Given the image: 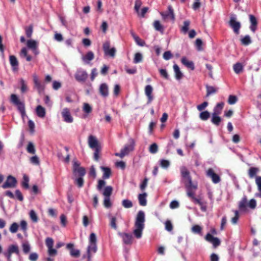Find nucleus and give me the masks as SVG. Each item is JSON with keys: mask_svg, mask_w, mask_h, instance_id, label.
I'll return each instance as SVG.
<instances>
[{"mask_svg": "<svg viewBox=\"0 0 261 261\" xmlns=\"http://www.w3.org/2000/svg\"><path fill=\"white\" fill-rule=\"evenodd\" d=\"M145 216L142 211L138 212L135 218L133 234L137 239L142 237L143 231L145 228Z\"/></svg>", "mask_w": 261, "mask_h": 261, "instance_id": "obj_1", "label": "nucleus"}, {"mask_svg": "<svg viewBox=\"0 0 261 261\" xmlns=\"http://www.w3.org/2000/svg\"><path fill=\"white\" fill-rule=\"evenodd\" d=\"M96 237L95 233H91L89 237V245L87 248V257L89 260H91L92 253L97 251Z\"/></svg>", "mask_w": 261, "mask_h": 261, "instance_id": "obj_2", "label": "nucleus"}, {"mask_svg": "<svg viewBox=\"0 0 261 261\" xmlns=\"http://www.w3.org/2000/svg\"><path fill=\"white\" fill-rule=\"evenodd\" d=\"M54 240L51 238H47L45 240V244L47 247V254L49 257L46 258V261H54V257L57 254V250L53 248Z\"/></svg>", "mask_w": 261, "mask_h": 261, "instance_id": "obj_3", "label": "nucleus"}, {"mask_svg": "<svg viewBox=\"0 0 261 261\" xmlns=\"http://www.w3.org/2000/svg\"><path fill=\"white\" fill-rule=\"evenodd\" d=\"M11 101L16 105L18 110L21 115L22 118L24 120L25 117H27L25 114L24 104L19 99L18 96L14 94L11 95Z\"/></svg>", "mask_w": 261, "mask_h": 261, "instance_id": "obj_4", "label": "nucleus"}, {"mask_svg": "<svg viewBox=\"0 0 261 261\" xmlns=\"http://www.w3.org/2000/svg\"><path fill=\"white\" fill-rule=\"evenodd\" d=\"M180 172L182 177L184 178L185 186L186 187L196 188V185L192 183V179L190 176V172L185 167H182L180 168Z\"/></svg>", "mask_w": 261, "mask_h": 261, "instance_id": "obj_5", "label": "nucleus"}, {"mask_svg": "<svg viewBox=\"0 0 261 261\" xmlns=\"http://www.w3.org/2000/svg\"><path fill=\"white\" fill-rule=\"evenodd\" d=\"M229 25L233 29V32L237 35L240 33L241 23L237 20V17L234 14L230 15V20L228 22Z\"/></svg>", "mask_w": 261, "mask_h": 261, "instance_id": "obj_6", "label": "nucleus"}, {"mask_svg": "<svg viewBox=\"0 0 261 261\" xmlns=\"http://www.w3.org/2000/svg\"><path fill=\"white\" fill-rule=\"evenodd\" d=\"M15 253L17 255H19L20 252L18 246L16 244H12L8 246L7 252L4 254L7 257L8 261H11L12 254Z\"/></svg>", "mask_w": 261, "mask_h": 261, "instance_id": "obj_7", "label": "nucleus"}, {"mask_svg": "<svg viewBox=\"0 0 261 261\" xmlns=\"http://www.w3.org/2000/svg\"><path fill=\"white\" fill-rule=\"evenodd\" d=\"M88 74L86 70L82 68H78L75 73V80L79 82H85L88 78Z\"/></svg>", "mask_w": 261, "mask_h": 261, "instance_id": "obj_8", "label": "nucleus"}, {"mask_svg": "<svg viewBox=\"0 0 261 261\" xmlns=\"http://www.w3.org/2000/svg\"><path fill=\"white\" fill-rule=\"evenodd\" d=\"M16 179L14 177L9 175L7 177V180L2 186V187L4 189L13 188H15L16 186Z\"/></svg>", "mask_w": 261, "mask_h": 261, "instance_id": "obj_9", "label": "nucleus"}, {"mask_svg": "<svg viewBox=\"0 0 261 261\" xmlns=\"http://www.w3.org/2000/svg\"><path fill=\"white\" fill-rule=\"evenodd\" d=\"M33 79L34 88L37 89L39 93L43 92L45 89V85L41 83L36 74H33Z\"/></svg>", "mask_w": 261, "mask_h": 261, "instance_id": "obj_10", "label": "nucleus"}, {"mask_svg": "<svg viewBox=\"0 0 261 261\" xmlns=\"http://www.w3.org/2000/svg\"><path fill=\"white\" fill-rule=\"evenodd\" d=\"M61 115L65 122L72 123L73 121V118L70 114L69 109L64 108L62 111Z\"/></svg>", "mask_w": 261, "mask_h": 261, "instance_id": "obj_11", "label": "nucleus"}, {"mask_svg": "<svg viewBox=\"0 0 261 261\" xmlns=\"http://www.w3.org/2000/svg\"><path fill=\"white\" fill-rule=\"evenodd\" d=\"M27 46L29 49L32 50L35 55H36L39 54L37 49L38 43L36 40L33 39L28 40L27 41Z\"/></svg>", "mask_w": 261, "mask_h": 261, "instance_id": "obj_12", "label": "nucleus"}, {"mask_svg": "<svg viewBox=\"0 0 261 261\" xmlns=\"http://www.w3.org/2000/svg\"><path fill=\"white\" fill-rule=\"evenodd\" d=\"M168 12H161L160 14L162 15L163 18L164 20L170 19L172 20H174L175 19V15L174 14V11L172 9L171 6L169 5L168 7Z\"/></svg>", "mask_w": 261, "mask_h": 261, "instance_id": "obj_13", "label": "nucleus"}, {"mask_svg": "<svg viewBox=\"0 0 261 261\" xmlns=\"http://www.w3.org/2000/svg\"><path fill=\"white\" fill-rule=\"evenodd\" d=\"M134 149L133 145H126L123 149L121 150L120 153H116L115 155L121 158H123L124 156L127 155L130 151Z\"/></svg>", "mask_w": 261, "mask_h": 261, "instance_id": "obj_14", "label": "nucleus"}, {"mask_svg": "<svg viewBox=\"0 0 261 261\" xmlns=\"http://www.w3.org/2000/svg\"><path fill=\"white\" fill-rule=\"evenodd\" d=\"M206 175L210 177L212 181L215 184H217L220 181V176L215 173L214 171L212 169H208L206 171Z\"/></svg>", "mask_w": 261, "mask_h": 261, "instance_id": "obj_15", "label": "nucleus"}, {"mask_svg": "<svg viewBox=\"0 0 261 261\" xmlns=\"http://www.w3.org/2000/svg\"><path fill=\"white\" fill-rule=\"evenodd\" d=\"M88 143L89 147L93 149L99 148L98 140L95 137L92 135L89 136Z\"/></svg>", "mask_w": 261, "mask_h": 261, "instance_id": "obj_16", "label": "nucleus"}, {"mask_svg": "<svg viewBox=\"0 0 261 261\" xmlns=\"http://www.w3.org/2000/svg\"><path fill=\"white\" fill-rule=\"evenodd\" d=\"M153 88L151 85H147L145 87V94L147 97V103H150L153 99V96L152 95Z\"/></svg>", "mask_w": 261, "mask_h": 261, "instance_id": "obj_17", "label": "nucleus"}, {"mask_svg": "<svg viewBox=\"0 0 261 261\" xmlns=\"http://www.w3.org/2000/svg\"><path fill=\"white\" fill-rule=\"evenodd\" d=\"M205 239L207 241L213 244L215 247L218 246L220 244L219 239L213 237L211 234L208 233L205 236Z\"/></svg>", "mask_w": 261, "mask_h": 261, "instance_id": "obj_18", "label": "nucleus"}, {"mask_svg": "<svg viewBox=\"0 0 261 261\" xmlns=\"http://www.w3.org/2000/svg\"><path fill=\"white\" fill-rule=\"evenodd\" d=\"M119 234L122 238L124 243L130 244L132 243L133 237L132 234L126 233H119Z\"/></svg>", "mask_w": 261, "mask_h": 261, "instance_id": "obj_19", "label": "nucleus"}, {"mask_svg": "<svg viewBox=\"0 0 261 261\" xmlns=\"http://www.w3.org/2000/svg\"><path fill=\"white\" fill-rule=\"evenodd\" d=\"M99 92L103 97L108 96L109 94L108 86L106 83H103L99 87Z\"/></svg>", "mask_w": 261, "mask_h": 261, "instance_id": "obj_20", "label": "nucleus"}, {"mask_svg": "<svg viewBox=\"0 0 261 261\" xmlns=\"http://www.w3.org/2000/svg\"><path fill=\"white\" fill-rule=\"evenodd\" d=\"M67 248L70 250V255L72 256L77 257L80 255V251L79 250L75 249L73 248V245L72 244H68Z\"/></svg>", "mask_w": 261, "mask_h": 261, "instance_id": "obj_21", "label": "nucleus"}, {"mask_svg": "<svg viewBox=\"0 0 261 261\" xmlns=\"http://www.w3.org/2000/svg\"><path fill=\"white\" fill-rule=\"evenodd\" d=\"M94 55L93 52L89 51L85 56H83L82 59L84 62L86 64H88L94 59Z\"/></svg>", "mask_w": 261, "mask_h": 261, "instance_id": "obj_22", "label": "nucleus"}, {"mask_svg": "<svg viewBox=\"0 0 261 261\" xmlns=\"http://www.w3.org/2000/svg\"><path fill=\"white\" fill-rule=\"evenodd\" d=\"M255 184L258 192L255 193V196L261 198V176H257L255 177Z\"/></svg>", "mask_w": 261, "mask_h": 261, "instance_id": "obj_23", "label": "nucleus"}, {"mask_svg": "<svg viewBox=\"0 0 261 261\" xmlns=\"http://www.w3.org/2000/svg\"><path fill=\"white\" fill-rule=\"evenodd\" d=\"M181 62L187 67L190 68L192 70L194 69V65L192 61H189L185 57H184L181 59Z\"/></svg>", "mask_w": 261, "mask_h": 261, "instance_id": "obj_24", "label": "nucleus"}, {"mask_svg": "<svg viewBox=\"0 0 261 261\" xmlns=\"http://www.w3.org/2000/svg\"><path fill=\"white\" fill-rule=\"evenodd\" d=\"M9 60L10 63L12 67L13 70H17L18 66V62L16 57L14 55H11L9 57Z\"/></svg>", "mask_w": 261, "mask_h": 261, "instance_id": "obj_25", "label": "nucleus"}, {"mask_svg": "<svg viewBox=\"0 0 261 261\" xmlns=\"http://www.w3.org/2000/svg\"><path fill=\"white\" fill-rule=\"evenodd\" d=\"M173 70L175 73V76L176 79L177 80H180L183 76V74L180 71L178 66L176 64H174L173 65Z\"/></svg>", "mask_w": 261, "mask_h": 261, "instance_id": "obj_26", "label": "nucleus"}, {"mask_svg": "<svg viewBox=\"0 0 261 261\" xmlns=\"http://www.w3.org/2000/svg\"><path fill=\"white\" fill-rule=\"evenodd\" d=\"M259 172V169L257 167H251L248 170V175L250 178H255L256 175Z\"/></svg>", "mask_w": 261, "mask_h": 261, "instance_id": "obj_27", "label": "nucleus"}, {"mask_svg": "<svg viewBox=\"0 0 261 261\" xmlns=\"http://www.w3.org/2000/svg\"><path fill=\"white\" fill-rule=\"evenodd\" d=\"M224 105V102L217 103V105L214 108L212 114L219 115L221 113Z\"/></svg>", "mask_w": 261, "mask_h": 261, "instance_id": "obj_28", "label": "nucleus"}, {"mask_svg": "<svg viewBox=\"0 0 261 261\" xmlns=\"http://www.w3.org/2000/svg\"><path fill=\"white\" fill-rule=\"evenodd\" d=\"M36 112L37 115L40 118H43L45 115V110L40 105L36 107Z\"/></svg>", "mask_w": 261, "mask_h": 261, "instance_id": "obj_29", "label": "nucleus"}, {"mask_svg": "<svg viewBox=\"0 0 261 261\" xmlns=\"http://www.w3.org/2000/svg\"><path fill=\"white\" fill-rule=\"evenodd\" d=\"M147 194L146 193H144L143 194H140L138 195V199L139 204L142 206H145L147 204Z\"/></svg>", "mask_w": 261, "mask_h": 261, "instance_id": "obj_30", "label": "nucleus"}, {"mask_svg": "<svg viewBox=\"0 0 261 261\" xmlns=\"http://www.w3.org/2000/svg\"><path fill=\"white\" fill-rule=\"evenodd\" d=\"M21 247L24 254H28L31 250V246L28 241H24L22 243Z\"/></svg>", "mask_w": 261, "mask_h": 261, "instance_id": "obj_31", "label": "nucleus"}, {"mask_svg": "<svg viewBox=\"0 0 261 261\" xmlns=\"http://www.w3.org/2000/svg\"><path fill=\"white\" fill-rule=\"evenodd\" d=\"M101 169L103 171V178L105 179L109 178L111 175V169L108 167H101Z\"/></svg>", "mask_w": 261, "mask_h": 261, "instance_id": "obj_32", "label": "nucleus"}, {"mask_svg": "<svg viewBox=\"0 0 261 261\" xmlns=\"http://www.w3.org/2000/svg\"><path fill=\"white\" fill-rule=\"evenodd\" d=\"M211 121L214 124L219 125L221 121V118L219 115L212 114Z\"/></svg>", "mask_w": 261, "mask_h": 261, "instance_id": "obj_33", "label": "nucleus"}, {"mask_svg": "<svg viewBox=\"0 0 261 261\" xmlns=\"http://www.w3.org/2000/svg\"><path fill=\"white\" fill-rule=\"evenodd\" d=\"M112 187L111 186H107L104 189L102 194L105 197H110L112 193Z\"/></svg>", "mask_w": 261, "mask_h": 261, "instance_id": "obj_34", "label": "nucleus"}, {"mask_svg": "<svg viewBox=\"0 0 261 261\" xmlns=\"http://www.w3.org/2000/svg\"><path fill=\"white\" fill-rule=\"evenodd\" d=\"M29 216H30L31 219L32 220V221L33 222L36 223V222H38V216L37 215L36 213L35 212V211H34L33 210H31L29 213Z\"/></svg>", "mask_w": 261, "mask_h": 261, "instance_id": "obj_35", "label": "nucleus"}, {"mask_svg": "<svg viewBox=\"0 0 261 261\" xmlns=\"http://www.w3.org/2000/svg\"><path fill=\"white\" fill-rule=\"evenodd\" d=\"M210 117V114L207 111L202 112L201 113H200L199 115V118H200V119L204 121L207 120Z\"/></svg>", "mask_w": 261, "mask_h": 261, "instance_id": "obj_36", "label": "nucleus"}, {"mask_svg": "<svg viewBox=\"0 0 261 261\" xmlns=\"http://www.w3.org/2000/svg\"><path fill=\"white\" fill-rule=\"evenodd\" d=\"M233 70L236 73H240L243 70V65L240 63H237L233 65Z\"/></svg>", "mask_w": 261, "mask_h": 261, "instance_id": "obj_37", "label": "nucleus"}, {"mask_svg": "<svg viewBox=\"0 0 261 261\" xmlns=\"http://www.w3.org/2000/svg\"><path fill=\"white\" fill-rule=\"evenodd\" d=\"M75 174H77L79 176H83L85 174V170L84 168L79 167L77 168H75L73 170Z\"/></svg>", "mask_w": 261, "mask_h": 261, "instance_id": "obj_38", "label": "nucleus"}, {"mask_svg": "<svg viewBox=\"0 0 261 261\" xmlns=\"http://www.w3.org/2000/svg\"><path fill=\"white\" fill-rule=\"evenodd\" d=\"M122 205L124 207L129 208L133 206V203L128 199H124L122 201Z\"/></svg>", "mask_w": 261, "mask_h": 261, "instance_id": "obj_39", "label": "nucleus"}, {"mask_svg": "<svg viewBox=\"0 0 261 261\" xmlns=\"http://www.w3.org/2000/svg\"><path fill=\"white\" fill-rule=\"evenodd\" d=\"M27 151L32 154H35V146L33 143L32 142H29L28 145L27 146Z\"/></svg>", "mask_w": 261, "mask_h": 261, "instance_id": "obj_40", "label": "nucleus"}, {"mask_svg": "<svg viewBox=\"0 0 261 261\" xmlns=\"http://www.w3.org/2000/svg\"><path fill=\"white\" fill-rule=\"evenodd\" d=\"M20 84L21 85L20 89L21 92L25 93V92H27L28 91V87L25 81L23 79H21L20 80Z\"/></svg>", "mask_w": 261, "mask_h": 261, "instance_id": "obj_41", "label": "nucleus"}, {"mask_svg": "<svg viewBox=\"0 0 261 261\" xmlns=\"http://www.w3.org/2000/svg\"><path fill=\"white\" fill-rule=\"evenodd\" d=\"M241 41L242 43L245 45H248L251 42L250 37L248 35L245 36L241 39Z\"/></svg>", "mask_w": 261, "mask_h": 261, "instance_id": "obj_42", "label": "nucleus"}, {"mask_svg": "<svg viewBox=\"0 0 261 261\" xmlns=\"http://www.w3.org/2000/svg\"><path fill=\"white\" fill-rule=\"evenodd\" d=\"M190 24V21L189 20H186L184 22V25L181 28V31L185 34L188 32Z\"/></svg>", "mask_w": 261, "mask_h": 261, "instance_id": "obj_43", "label": "nucleus"}, {"mask_svg": "<svg viewBox=\"0 0 261 261\" xmlns=\"http://www.w3.org/2000/svg\"><path fill=\"white\" fill-rule=\"evenodd\" d=\"M18 225L17 223L14 222L13 223L10 227V231L11 232L14 233L16 232L18 229Z\"/></svg>", "mask_w": 261, "mask_h": 261, "instance_id": "obj_44", "label": "nucleus"}, {"mask_svg": "<svg viewBox=\"0 0 261 261\" xmlns=\"http://www.w3.org/2000/svg\"><path fill=\"white\" fill-rule=\"evenodd\" d=\"M142 55L141 54L138 53L135 55V57L134 59V62L135 63H138L142 61Z\"/></svg>", "mask_w": 261, "mask_h": 261, "instance_id": "obj_45", "label": "nucleus"}, {"mask_svg": "<svg viewBox=\"0 0 261 261\" xmlns=\"http://www.w3.org/2000/svg\"><path fill=\"white\" fill-rule=\"evenodd\" d=\"M237 100L238 98L236 96L230 95L228 97V102L229 105H234Z\"/></svg>", "mask_w": 261, "mask_h": 261, "instance_id": "obj_46", "label": "nucleus"}, {"mask_svg": "<svg viewBox=\"0 0 261 261\" xmlns=\"http://www.w3.org/2000/svg\"><path fill=\"white\" fill-rule=\"evenodd\" d=\"M117 219L115 217H110V226L114 229H117V226L116 225Z\"/></svg>", "mask_w": 261, "mask_h": 261, "instance_id": "obj_47", "label": "nucleus"}, {"mask_svg": "<svg viewBox=\"0 0 261 261\" xmlns=\"http://www.w3.org/2000/svg\"><path fill=\"white\" fill-rule=\"evenodd\" d=\"M149 152L151 153H155L158 150V146L156 143L151 144L149 149Z\"/></svg>", "mask_w": 261, "mask_h": 261, "instance_id": "obj_48", "label": "nucleus"}, {"mask_svg": "<svg viewBox=\"0 0 261 261\" xmlns=\"http://www.w3.org/2000/svg\"><path fill=\"white\" fill-rule=\"evenodd\" d=\"M83 109L84 112L86 113L87 114L91 113L92 111L91 107L89 105V104L87 103H84L83 104Z\"/></svg>", "mask_w": 261, "mask_h": 261, "instance_id": "obj_49", "label": "nucleus"}, {"mask_svg": "<svg viewBox=\"0 0 261 261\" xmlns=\"http://www.w3.org/2000/svg\"><path fill=\"white\" fill-rule=\"evenodd\" d=\"M29 178L28 176L26 175H24L23 177V181L22 183V186L26 189L29 188Z\"/></svg>", "mask_w": 261, "mask_h": 261, "instance_id": "obj_50", "label": "nucleus"}, {"mask_svg": "<svg viewBox=\"0 0 261 261\" xmlns=\"http://www.w3.org/2000/svg\"><path fill=\"white\" fill-rule=\"evenodd\" d=\"M153 26L157 31H161L163 30V26L159 20H155L153 23Z\"/></svg>", "mask_w": 261, "mask_h": 261, "instance_id": "obj_51", "label": "nucleus"}, {"mask_svg": "<svg viewBox=\"0 0 261 261\" xmlns=\"http://www.w3.org/2000/svg\"><path fill=\"white\" fill-rule=\"evenodd\" d=\"M247 199L246 198H243L239 203V208L241 210H245L246 207Z\"/></svg>", "mask_w": 261, "mask_h": 261, "instance_id": "obj_52", "label": "nucleus"}, {"mask_svg": "<svg viewBox=\"0 0 261 261\" xmlns=\"http://www.w3.org/2000/svg\"><path fill=\"white\" fill-rule=\"evenodd\" d=\"M202 41L200 39H197L195 41V45L198 51H201L202 50Z\"/></svg>", "mask_w": 261, "mask_h": 261, "instance_id": "obj_53", "label": "nucleus"}, {"mask_svg": "<svg viewBox=\"0 0 261 261\" xmlns=\"http://www.w3.org/2000/svg\"><path fill=\"white\" fill-rule=\"evenodd\" d=\"M30 162L32 164L35 165H39V159L37 155L33 156L30 158Z\"/></svg>", "mask_w": 261, "mask_h": 261, "instance_id": "obj_54", "label": "nucleus"}, {"mask_svg": "<svg viewBox=\"0 0 261 261\" xmlns=\"http://www.w3.org/2000/svg\"><path fill=\"white\" fill-rule=\"evenodd\" d=\"M116 49L114 47H112L107 51H105V53L107 55H109L111 57H114L115 56Z\"/></svg>", "mask_w": 261, "mask_h": 261, "instance_id": "obj_55", "label": "nucleus"}, {"mask_svg": "<svg viewBox=\"0 0 261 261\" xmlns=\"http://www.w3.org/2000/svg\"><path fill=\"white\" fill-rule=\"evenodd\" d=\"M160 165L162 168H167L170 165V162L166 160H162L160 161Z\"/></svg>", "mask_w": 261, "mask_h": 261, "instance_id": "obj_56", "label": "nucleus"}, {"mask_svg": "<svg viewBox=\"0 0 261 261\" xmlns=\"http://www.w3.org/2000/svg\"><path fill=\"white\" fill-rule=\"evenodd\" d=\"M206 92H207L206 95L209 96L210 95H211L212 94L215 93L216 92V90L214 87H213L212 86H207L206 87Z\"/></svg>", "mask_w": 261, "mask_h": 261, "instance_id": "obj_57", "label": "nucleus"}, {"mask_svg": "<svg viewBox=\"0 0 261 261\" xmlns=\"http://www.w3.org/2000/svg\"><path fill=\"white\" fill-rule=\"evenodd\" d=\"M165 229L168 231H171L173 229V226L170 220H167L165 222Z\"/></svg>", "mask_w": 261, "mask_h": 261, "instance_id": "obj_58", "label": "nucleus"}, {"mask_svg": "<svg viewBox=\"0 0 261 261\" xmlns=\"http://www.w3.org/2000/svg\"><path fill=\"white\" fill-rule=\"evenodd\" d=\"M187 188V195L189 197H191V198L193 199V197H195L194 196V193L192 192L193 190H195L197 188V185H196L195 188H193L192 187H186Z\"/></svg>", "mask_w": 261, "mask_h": 261, "instance_id": "obj_59", "label": "nucleus"}, {"mask_svg": "<svg viewBox=\"0 0 261 261\" xmlns=\"http://www.w3.org/2000/svg\"><path fill=\"white\" fill-rule=\"evenodd\" d=\"M33 33V27L30 25L25 29V34L28 38H31Z\"/></svg>", "mask_w": 261, "mask_h": 261, "instance_id": "obj_60", "label": "nucleus"}, {"mask_svg": "<svg viewBox=\"0 0 261 261\" xmlns=\"http://www.w3.org/2000/svg\"><path fill=\"white\" fill-rule=\"evenodd\" d=\"M103 204L104 206L107 208H109L111 206L110 197H105Z\"/></svg>", "mask_w": 261, "mask_h": 261, "instance_id": "obj_61", "label": "nucleus"}, {"mask_svg": "<svg viewBox=\"0 0 261 261\" xmlns=\"http://www.w3.org/2000/svg\"><path fill=\"white\" fill-rule=\"evenodd\" d=\"M38 258V255L37 253H31L29 255V259L31 261H36Z\"/></svg>", "mask_w": 261, "mask_h": 261, "instance_id": "obj_62", "label": "nucleus"}, {"mask_svg": "<svg viewBox=\"0 0 261 261\" xmlns=\"http://www.w3.org/2000/svg\"><path fill=\"white\" fill-rule=\"evenodd\" d=\"M134 39L138 45L143 46L145 45V42L143 41L139 37L134 36Z\"/></svg>", "mask_w": 261, "mask_h": 261, "instance_id": "obj_63", "label": "nucleus"}, {"mask_svg": "<svg viewBox=\"0 0 261 261\" xmlns=\"http://www.w3.org/2000/svg\"><path fill=\"white\" fill-rule=\"evenodd\" d=\"M172 57V55L170 51H165L163 54V58L166 60H168Z\"/></svg>", "mask_w": 261, "mask_h": 261, "instance_id": "obj_64", "label": "nucleus"}]
</instances>
